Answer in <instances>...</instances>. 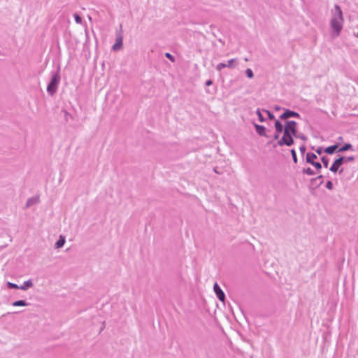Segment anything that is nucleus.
<instances>
[{
    "instance_id": "nucleus-1",
    "label": "nucleus",
    "mask_w": 358,
    "mask_h": 358,
    "mask_svg": "<svg viewBox=\"0 0 358 358\" xmlns=\"http://www.w3.org/2000/svg\"><path fill=\"white\" fill-rule=\"evenodd\" d=\"M297 124L295 121H286L284 125V132L282 136L278 141L277 144L279 146H291L294 144V136H296Z\"/></svg>"
},
{
    "instance_id": "nucleus-2",
    "label": "nucleus",
    "mask_w": 358,
    "mask_h": 358,
    "mask_svg": "<svg viewBox=\"0 0 358 358\" xmlns=\"http://www.w3.org/2000/svg\"><path fill=\"white\" fill-rule=\"evenodd\" d=\"M343 17L341 7L335 5L334 10L332 11L330 26L333 30V35L338 36L343 29Z\"/></svg>"
},
{
    "instance_id": "nucleus-3",
    "label": "nucleus",
    "mask_w": 358,
    "mask_h": 358,
    "mask_svg": "<svg viewBox=\"0 0 358 358\" xmlns=\"http://www.w3.org/2000/svg\"><path fill=\"white\" fill-rule=\"evenodd\" d=\"M60 79L61 78L58 72L52 75L50 82L47 87V92L49 94L53 95L57 92Z\"/></svg>"
},
{
    "instance_id": "nucleus-4",
    "label": "nucleus",
    "mask_w": 358,
    "mask_h": 358,
    "mask_svg": "<svg viewBox=\"0 0 358 358\" xmlns=\"http://www.w3.org/2000/svg\"><path fill=\"white\" fill-rule=\"evenodd\" d=\"M238 62L236 59H231L229 60L227 63H220L216 66V69L217 71H221L224 68H229L232 69L237 66Z\"/></svg>"
},
{
    "instance_id": "nucleus-5",
    "label": "nucleus",
    "mask_w": 358,
    "mask_h": 358,
    "mask_svg": "<svg viewBox=\"0 0 358 358\" xmlns=\"http://www.w3.org/2000/svg\"><path fill=\"white\" fill-rule=\"evenodd\" d=\"M315 159H317V156L314 153L308 152L306 154V162L309 164H311L317 169V170H320L322 168V165L319 162H315V161H314Z\"/></svg>"
},
{
    "instance_id": "nucleus-6",
    "label": "nucleus",
    "mask_w": 358,
    "mask_h": 358,
    "mask_svg": "<svg viewBox=\"0 0 358 358\" xmlns=\"http://www.w3.org/2000/svg\"><path fill=\"white\" fill-rule=\"evenodd\" d=\"M289 117H300V115L294 111L289 110L288 109H286L285 112L280 115V120H287Z\"/></svg>"
},
{
    "instance_id": "nucleus-7",
    "label": "nucleus",
    "mask_w": 358,
    "mask_h": 358,
    "mask_svg": "<svg viewBox=\"0 0 358 358\" xmlns=\"http://www.w3.org/2000/svg\"><path fill=\"white\" fill-rule=\"evenodd\" d=\"M213 289L219 300L224 302L225 299L224 293L223 292V291L222 290V289L220 287L217 282L214 284Z\"/></svg>"
},
{
    "instance_id": "nucleus-8",
    "label": "nucleus",
    "mask_w": 358,
    "mask_h": 358,
    "mask_svg": "<svg viewBox=\"0 0 358 358\" xmlns=\"http://www.w3.org/2000/svg\"><path fill=\"white\" fill-rule=\"evenodd\" d=\"M122 41H123V38H122V34H117L115 43L113 45L112 49L114 51H117V50H120L122 47Z\"/></svg>"
},
{
    "instance_id": "nucleus-9",
    "label": "nucleus",
    "mask_w": 358,
    "mask_h": 358,
    "mask_svg": "<svg viewBox=\"0 0 358 358\" xmlns=\"http://www.w3.org/2000/svg\"><path fill=\"white\" fill-rule=\"evenodd\" d=\"M343 164V158H338L334 161L331 166L330 167V171L336 173L339 169L340 166Z\"/></svg>"
},
{
    "instance_id": "nucleus-10",
    "label": "nucleus",
    "mask_w": 358,
    "mask_h": 358,
    "mask_svg": "<svg viewBox=\"0 0 358 358\" xmlns=\"http://www.w3.org/2000/svg\"><path fill=\"white\" fill-rule=\"evenodd\" d=\"M257 133L262 136H266V128L262 125L254 124Z\"/></svg>"
},
{
    "instance_id": "nucleus-11",
    "label": "nucleus",
    "mask_w": 358,
    "mask_h": 358,
    "mask_svg": "<svg viewBox=\"0 0 358 358\" xmlns=\"http://www.w3.org/2000/svg\"><path fill=\"white\" fill-rule=\"evenodd\" d=\"M34 286L33 282L31 280H28L24 281L23 284L20 286L19 289L22 290H27V289L32 287Z\"/></svg>"
},
{
    "instance_id": "nucleus-12",
    "label": "nucleus",
    "mask_w": 358,
    "mask_h": 358,
    "mask_svg": "<svg viewBox=\"0 0 358 358\" xmlns=\"http://www.w3.org/2000/svg\"><path fill=\"white\" fill-rule=\"evenodd\" d=\"M275 131H277V133H282V132H284V126L282 124V123L276 120L275 121Z\"/></svg>"
},
{
    "instance_id": "nucleus-13",
    "label": "nucleus",
    "mask_w": 358,
    "mask_h": 358,
    "mask_svg": "<svg viewBox=\"0 0 358 358\" xmlns=\"http://www.w3.org/2000/svg\"><path fill=\"white\" fill-rule=\"evenodd\" d=\"M66 242L65 238L63 236H60L58 241L55 243V248L56 249L61 248L64 246Z\"/></svg>"
},
{
    "instance_id": "nucleus-14",
    "label": "nucleus",
    "mask_w": 358,
    "mask_h": 358,
    "mask_svg": "<svg viewBox=\"0 0 358 358\" xmlns=\"http://www.w3.org/2000/svg\"><path fill=\"white\" fill-rule=\"evenodd\" d=\"M39 199L38 198H29L26 203V208H29L30 206L36 204L38 202Z\"/></svg>"
},
{
    "instance_id": "nucleus-15",
    "label": "nucleus",
    "mask_w": 358,
    "mask_h": 358,
    "mask_svg": "<svg viewBox=\"0 0 358 358\" xmlns=\"http://www.w3.org/2000/svg\"><path fill=\"white\" fill-rule=\"evenodd\" d=\"M337 148H338L337 145H331V146H329V147L325 148L324 152L326 153H327V154L331 155V154H333L336 151Z\"/></svg>"
},
{
    "instance_id": "nucleus-16",
    "label": "nucleus",
    "mask_w": 358,
    "mask_h": 358,
    "mask_svg": "<svg viewBox=\"0 0 358 358\" xmlns=\"http://www.w3.org/2000/svg\"><path fill=\"white\" fill-rule=\"evenodd\" d=\"M28 305L29 303L24 300L16 301L12 303V306H27Z\"/></svg>"
},
{
    "instance_id": "nucleus-17",
    "label": "nucleus",
    "mask_w": 358,
    "mask_h": 358,
    "mask_svg": "<svg viewBox=\"0 0 358 358\" xmlns=\"http://www.w3.org/2000/svg\"><path fill=\"white\" fill-rule=\"evenodd\" d=\"M352 148V146L350 143H346L343 146L339 148L338 152H345L348 150H351Z\"/></svg>"
},
{
    "instance_id": "nucleus-18",
    "label": "nucleus",
    "mask_w": 358,
    "mask_h": 358,
    "mask_svg": "<svg viewBox=\"0 0 358 358\" xmlns=\"http://www.w3.org/2000/svg\"><path fill=\"white\" fill-rule=\"evenodd\" d=\"M302 171L303 173L307 174L308 176H313L316 173L310 168H304Z\"/></svg>"
},
{
    "instance_id": "nucleus-19",
    "label": "nucleus",
    "mask_w": 358,
    "mask_h": 358,
    "mask_svg": "<svg viewBox=\"0 0 358 358\" xmlns=\"http://www.w3.org/2000/svg\"><path fill=\"white\" fill-rule=\"evenodd\" d=\"M340 158H343V164L344 163H348V162H352L354 161L355 159V157H352V156H350V157H341Z\"/></svg>"
},
{
    "instance_id": "nucleus-20",
    "label": "nucleus",
    "mask_w": 358,
    "mask_h": 358,
    "mask_svg": "<svg viewBox=\"0 0 358 358\" xmlns=\"http://www.w3.org/2000/svg\"><path fill=\"white\" fill-rule=\"evenodd\" d=\"M7 287L9 289H19V287H20V286H18L17 285L10 282H7Z\"/></svg>"
},
{
    "instance_id": "nucleus-21",
    "label": "nucleus",
    "mask_w": 358,
    "mask_h": 358,
    "mask_svg": "<svg viewBox=\"0 0 358 358\" xmlns=\"http://www.w3.org/2000/svg\"><path fill=\"white\" fill-rule=\"evenodd\" d=\"M256 113H257V115L258 116L259 122H263L265 121V119L264 118V117H263V115H262V113H261L259 109L257 110Z\"/></svg>"
},
{
    "instance_id": "nucleus-22",
    "label": "nucleus",
    "mask_w": 358,
    "mask_h": 358,
    "mask_svg": "<svg viewBox=\"0 0 358 358\" xmlns=\"http://www.w3.org/2000/svg\"><path fill=\"white\" fill-rule=\"evenodd\" d=\"M245 75L249 78H252L253 76H254L253 72H252V71L250 69H247L245 70Z\"/></svg>"
},
{
    "instance_id": "nucleus-23",
    "label": "nucleus",
    "mask_w": 358,
    "mask_h": 358,
    "mask_svg": "<svg viewBox=\"0 0 358 358\" xmlns=\"http://www.w3.org/2000/svg\"><path fill=\"white\" fill-rule=\"evenodd\" d=\"M73 16H74L75 21L76 22V23L81 24V22H82L81 17L80 15H78L77 13H75L73 15Z\"/></svg>"
},
{
    "instance_id": "nucleus-24",
    "label": "nucleus",
    "mask_w": 358,
    "mask_h": 358,
    "mask_svg": "<svg viewBox=\"0 0 358 358\" xmlns=\"http://www.w3.org/2000/svg\"><path fill=\"white\" fill-rule=\"evenodd\" d=\"M321 159H322L324 166L327 168L328 164H329L328 158L327 157H322Z\"/></svg>"
},
{
    "instance_id": "nucleus-25",
    "label": "nucleus",
    "mask_w": 358,
    "mask_h": 358,
    "mask_svg": "<svg viewBox=\"0 0 358 358\" xmlns=\"http://www.w3.org/2000/svg\"><path fill=\"white\" fill-rule=\"evenodd\" d=\"M264 111L267 113L268 115V117L270 120H274L275 119V116L273 115V114L272 113H271L269 110H264Z\"/></svg>"
},
{
    "instance_id": "nucleus-26",
    "label": "nucleus",
    "mask_w": 358,
    "mask_h": 358,
    "mask_svg": "<svg viewBox=\"0 0 358 358\" xmlns=\"http://www.w3.org/2000/svg\"><path fill=\"white\" fill-rule=\"evenodd\" d=\"M291 153H292V156L293 157V160L294 162H297V158H296V152L295 150L293 149L291 150Z\"/></svg>"
},
{
    "instance_id": "nucleus-27",
    "label": "nucleus",
    "mask_w": 358,
    "mask_h": 358,
    "mask_svg": "<svg viewBox=\"0 0 358 358\" xmlns=\"http://www.w3.org/2000/svg\"><path fill=\"white\" fill-rule=\"evenodd\" d=\"M165 57L168 59H169L171 62H174V57L173 55H171L170 53L166 52L165 54Z\"/></svg>"
},
{
    "instance_id": "nucleus-28",
    "label": "nucleus",
    "mask_w": 358,
    "mask_h": 358,
    "mask_svg": "<svg viewBox=\"0 0 358 358\" xmlns=\"http://www.w3.org/2000/svg\"><path fill=\"white\" fill-rule=\"evenodd\" d=\"M326 187L329 189H333V183L331 181H328L326 184Z\"/></svg>"
},
{
    "instance_id": "nucleus-29",
    "label": "nucleus",
    "mask_w": 358,
    "mask_h": 358,
    "mask_svg": "<svg viewBox=\"0 0 358 358\" xmlns=\"http://www.w3.org/2000/svg\"><path fill=\"white\" fill-rule=\"evenodd\" d=\"M322 178H323V176L322 175H320V176H317L316 178L313 179V180H320V184H322L323 182Z\"/></svg>"
},
{
    "instance_id": "nucleus-30",
    "label": "nucleus",
    "mask_w": 358,
    "mask_h": 358,
    "mask_svg": "<svg viewBox=\"0 0 358 358\" xmlns=\"http://www.w3.org/2000/svg\"><path fill=\"white\" fill-rule=\"evenodd\" d=\"M296 138H299L303 141L306 140V137L303 135V134H296V136H295Z\"/></svg>"
},
{
    "instance_id": "nucleus-31",
    "label": "nucleus",
    "mask_w": 358,
    "mask_h": 358,
    "mask_svg": "<svg viewBox=\"0 0 358 358\" xmlns=\"http://www.w3.org/2000/svg\"><path fill=\"white\" fill-rule=\"evenodd\" d=\"M280 134H281V133H277V131H275V134H274V136H273L274 139H275V140H278V141H279V139H280Z\"/></svg>"
},
{
    "instance_id": "nucleus-32",
    "label": "nucleus",
    "mask_w": 358,
    "mask_h": 358,
    "mask_svg": "<svg viewBox=\"0 0 358 358\" xmlns=\"http://www.w3.org/2000/svg\"><path fill=\"white\" fill-rule=\"evenodd\" d=\"M213 84V81L211 80H208L206 82V86H210Z\"/></svg>"
},
{
    "instance_id": "nucleus-33",
    "label": "nucleus",
    "mask_w": 358,
    "mask_h": 358,
    "mask_svg": "<svg viewBox=\"0 0 358 358\" xmlns=\"http://www.w3.org/2000/svg\"><path fill=\"white\" fill-rule=\"evenodd\" d=\"M322 148H319L316 150V152L319 155H321L322 154Z\"/></svg>"
},
{
    "instance_id": "nucleus-34",
    "label": "nucleus",
    "mask_w": 358,
    "mask_h": 358,
    "mask_svg": "<svg viewBox=\"0 0 358 358\" xmlns=\"http://www.w3.org/2000/svg\"><path fill=\"white\" fill-rule=\"evenodd\" d=\"M64 113H65V118L66 120H68V117H70L71 115L66 111H65Z\"/></svg>"
},
{
    "instance_id": "nucleus-35",
    "label": "nucleus",
    "mask_w": 358,
    "mask_h": 358,
    "mask_svg": "<svg viewBox=\"0 0 358 358\" xmlns=\"http://www.w3.org/2000/svg\"><path fill=\"white\" fill-rule=\"evenodd\" d=\"M214 171H215L216 173L220 174V172H219V171H218V170H217V168H215V169H214Z\"/></svg>"
},
{
    "instance_id": "nucleus-36",
    "label": "nucleus",
    "mask_w": 358,
    "mask_h": 358,
    "mask_svg": "<svg viewBox=\"0 0 358 358\" xmlns=\"http://www.w3.org/2000/svg\"><path fill=\"white\" fill-rule=\"evenodd\" d=\"M357 37H358V32H357Z\"/></svg>"
}]
</instances>
